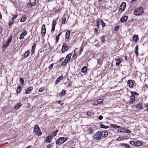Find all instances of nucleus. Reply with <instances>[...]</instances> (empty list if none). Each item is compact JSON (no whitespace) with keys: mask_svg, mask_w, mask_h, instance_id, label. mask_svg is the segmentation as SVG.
I'll use <instances>...</instances> for the list:
<instances>
[{"mask_svg":"<svg viewBox=\"0 0 148 148\" xmlns=\"http://www.w3.org/2000/svg\"><path fill=\"white\" fill-rule=\"evenodd\" d=\"M83 50V48L82 47H81L80 48V49L79 50V51L78 53H79V55H80L81 54V53L82 52V51Z\"/></svg>","mask_w":148,"mask_h":148,"instance_id":"nucleus-44","label":"nucleus"},{"mask_svg":"<svg viewBox=\"0 0 148 148\" xmlns=\"http://www.w3.org/2000/svg\"><path fill=\"white\" fill-rule=\"evenodd\" d=\"M101 25L102 27H104L105 26V23L103 22L102 20L101 21Z\"/></svg>","mask_w":148,"mask_h":148,"instance_id":"nucleus-42","label":"nucleus"},{"mask_svg":"<svg viewBox=\"0 0 148 148\" xmlns=\"http://www.w3.org/2000/svg\"><path fill=\"white\" fill-rule=\"evenodd\" d=\"M47 137L50 140H52L53 138L52 135H49Z\"/></svg>","mask_w":148,"mask_h":148,"instance_id":"nucleus-46","label":"nucleus"},{"mask_svg":"<svg viewBox=\"0 0 148 148\" xmlns=\"http://www.w3.org/2000/svg\"><path fill=\"white\" fill-rule=\"evenodd\" d=\"M21 103H19L16 104L14 107V108L16 110H18L21 107Z\"/></svg>","mask_w":148,"mask_h":148,"instance_id":"nucleus-21","label":"nucleus"},{"mask_svg":"<svg viewBox=\"0 0 148 148\" xmlns=\"http://www.w3.org/2000/svg\"><path fill=\"white\" fill-rule=\"evenodd\" d=\"M45 141L46 142L48 143H50L51 142V140L49 139L47 137H46L45 140Z\"/></svg>","mask_w":148,"mask_h":148,"instance_id":"nucleus-47","label":"nucleus"},{"mask_svg":"<svg viewBox=\"0 0 148 148\" xmlns=\"http://www.w3.org/2000/svg\"><path fill=\"white\" fill-rule=\"evenodd\" d=\"M136 147L141 146L142 145V143L141 141L138 140L136 141Z\"/></svg>","mask_w":148,"mask_h":148,"instance_id":"nucleus-26","label":"nucleus"},{"mask_svg":"<svg viewBox=\"0 0 148 148\" xmlns=\"http://www.w3.org/2000/svg\"><path fill=\"white\" fill-rule=\"evenodd\" d=\"M52 146V145L51 144H49L47 145V147L48 148H50Z\"/></svg>","mask_w":148,"mask_h":148,"instance_id":"nucleus-55","label":"nucleus"},{"mask_svg":"<svg viewBox=\"0 0 148 148\" xmlns=\"http://www.w3.org/2000/svg\"><path fill=\"white\" fill-rule=\"evenodd\" d=\"M94 103L95 105H98V104H99L98 103V102L97 100L95 101L94 102Z\"/></svg>","mask_w":148,"mask_h":148,"instance_id":"nucleus-51","label":"nucleus"},{"mask_svg":"<svg viewBox=\"0 0 148 148\" xmlns=\"http://www.w3.org/2000/svg\"><path fill=\"white\" fill-rule=\"evenodd\" d=\"M26 19V18L25 16H23L21 18L20 21L21 22H23L25 21Z\"/></svg>","mask_w":148,"mask_h":148,"instance_id":"nucleus-33","label":"nucleus"},{"mask_svg":"<svg viewBox=\"0 0 148 148\" xmlns=\"http://www.w3.org/2000/svg\"><path fill=\"white\" fill-rule=\"evenodd\" d=\"M133 40L135 42H136L138 40V35H135L133 36Z\"/></svg>","mask_w":148,"mask_h":148,"instance_id":"nucleus-18","label":"nucleus"},{"mask_svg":"<svg viewBox=\"0 0 148 148\" xmlns=\"http://www.w3.org/2000/svg\"><path fill=\"white\" fill-rule=\"evenodd\" d=\"M17 16H18L17 15H16L14 16H13V17L12 18V19L14 20V19H15L17 17Z\"/></svg>","mask_w":148,"mask_h":148,"instance_id":"nucleus-52","label":"nucleus"},{"mask_svg":"<svg viewBox=\"0 0 148 148\" xmlns=\"http://www.w3.org/2000/svg\"><path fill=\"white\" fill-rule=\"evenodd\" d=\"M130 143L133 145L134 146L136 147V141H131L130 142Z\"/></svg>","mask_w":148,"mask_h":148,"instance_id":"nucleus-29","label":"nucleus"},{"mask_svg":"<svg viewBox=\"0 0 148 148\" xmlns=\"http://www.w3.org/2000/svg\"><path fill=\"white\" fill-rule=\"evenodd\" d=\"M144 12L143 8L142 7L138 8L134 11V14L136 16L141 15Z\"/></svg>","mask_w":148,"mask_h":148,"instance_id":"nucleus-1","label":"nucleus"},{"mask_svg":"<svg viewBox=\"0 0 148 148\" xmlns=\"http://www.w3.org/2000/svg\"><path fill=\"white\" fill-rule=\"evenodd\" d=\"M22 33H23V34H24V36H25V35L27 34V32L26 31H24L23 32H22Z\"/></svg>","mask_w":148,"mask_h":148,"instance_id":"nucleus-56","label":"nucleus"},{"mask_svg":"<svg viewBox=\"0 0 148 148\" xmlns=\"http://www.w3.org/2000/svg\"><path fill=\"white\" fill-rule=\"evenodd\" d=\"M61 102H62V101H61V100H59V101H58V103H59L61 105H62L63 104V103H61Z\"/></svg>","mask_w":148,"mask_h":148,"instance_id":"nucleus-58","label":"nucleus"},{"mask_svg":"<svg viewBox=\"0 0 148 148\" xmlns=\"http://www.w3.org/2000/svg\"><path fill=\"white\" fill-rule=\"evenodd\" d=\"M110 126L113 128L116 127V128H119L120 127L119 126H117L116 125H115V124H111Z\"/></svg>","mask_w":148,"mask_h":148,"instance_id":"nucleus-35","label":"nucleus"},{"mask_svg":"<svg viewBox=\"0 0 148 148\" xmlns=\"http://www.w3.org/2000/svg\"><path fill=\"white\" fill-rule=\"evenodd\" d=\"M131 93L132 95H133L134 96V95H136L137 93L136 92H131Z\"/></svg>","mask_w":148,"mask_h":148,"instance_id":"nucleus-59","label":"nucleus"},{"mask_svg":"<svg viewBox=\"0 0 148 148\" xmlns=\"http://www.w3.org/2000/svg\"><path fill=\"white\" fill-rule=\"evenodd\" d=\"M68 61L66 60V59H65L64 61L62 63L61 65L62 66H64L65 65Z\"/></svg>","mask_w":148,"mask_h":148,"instance_id":"nucleus-31","label":"nucleus"},{"mask_svg":"<svg viewBox=\"0 0 148 148\" xmlns=\"http://www.w3.org/2000/svg\"><path fill=\"white\" fill-rule=\"evenodd\" d=\"M105 40L104 38H102V39L101 40V42H105Z\"/></svg>","mask_w":148,"mask_h":148,"instance_id":"nucleus-60","label":"nucleus"},{"mask_svg":"<svg viewBox=\"0 0 148 148\" xmlns=\"http://www.w3.org/2000/svg\"><path fill=\"white\" fill-rule=\"evenodd\" d=\"M56 22L53 20V21L52 25L51 30V32L53 33L55 29V27L56 26Z\"/></svg>","mask_w":148,"mask_h":148,"instance_id":"nucleus-13","label":"nucleus"},{"mask_svg":"<svg viewBox=\"0 0 148 148\" xmlns=\"http://www.w3.org/2000/svg\"><path fill=\"white\" fill-rule=\"evenodd\" d=\"M101 138V133L98 132L93 136V138L96 140H99Z\"/></svg>","mask_w":148,"mask_h":148,"instance_id":"nucleus-5","label":"nucleus"},{"mask_svg":"<svg viewBox=\"0 0 148 148\" xmlns=\"http://www.w3.org/2000/svg\"><path fill=\"white\" fill-rule=\"evenodd\" d=\"M100 22L99 20H97V26L98 28H99V23Z\"/></svg>","mask_w":148,"mask_h":148,"instance_id":"nucleus-38","label":"nucleus"},{"mask_svg":"<svg viewBox=\"0 0 148 148\" xmlns=\"http://www.w3.org/2000/svg\"><path fill=\"white\" fill-rule=\"evenodd\" d=\"M94 31H95V33H96V34H97V32H98V30L96 28H95L94 29Z\"/></svg>","mask_w":148,"mask_h":148,"instance_id":"nucleus-57","label":"nucleus"},{"mask_svg":"<svg viewBox=\"0 0 148 148\" xmlns=\"http://www.w3.org/2000/svg\"><path fill=\"white\" fill-rule=\"evenodd\" d=\"M20 80L21 82H22V83H21V84H23L24 80V79L23 78H20Z\"/></svg>","mask_w":148,"mask_h":148,"instance_id":"nucleus-45","label":"nucleus"},{"mask_svg":"<svg viewBox=\"0 0 148 148\" xmlns=\"http://www.w3.org/2000/svg\"><path fill=\"white\" fill-rule=\"evenodd\" d=\"M98 60V63L99 64H101V60L99 59H98L97 60Z\"/></svg>","mask_w":148,"mask_h":148,"instance_id":"nucleus-62","label":"nucleus"},{"mask_svg":"<svg viewBox=\"0 0 148 148\" xmlns=\"http://www.w3.org/2000/svg\"><path fill=\"white\" fill-rule=\"evenodd\" d=\"M46 33V29L45 25H43L42 27V34L43 36H44Z\"/></svg>","mask_w":148,"mask_h":148,"instance_id":"nucleus-10","label":"nucleus"},{"mask_svg":"<svg viewBox=\"0 0 148 148\" xmlns=\"http://www.w3.org/2000/svg\"><path fill=\"white\" fill-rule=\"evenodd\" d=\"M44 90V88L43 87L40 88L38 90L39 92H42Z\"/></svg>","mask_w":148,"mask_h":148,"instance_id":"nucleus-48","label":"nucleus"},{"mask_svg":"<svg viewBox=\"0 0 148 148\" xmlns=\"http://www.w3.org/2000/svg\"><path fill=\"white\" fill-rule=\"evenodd\" d=\"M121 146L122 147H125V148H130V146L128 144H127L123 143L121 144Z\"/></svg>","mask_w":148,"mask_h":148,"instance_id":"nucleus-28","label":"nucleus"},{"mask_svg":"<svg viewBox=\"0 0 148 148\" xmlns=\"http://www.w3.org/2000/svg\"><path fill=\"white\" fill-rule=\"evenodd\" d=\"M94 113L92 111H87L86 112V114L87 116H91L92 115H94Z\"/></svg>","mask_w":148,"mask_h":148,"instance_id":"nucleus-15","label":"nucleus"},{"mask_svg":"<svg viewBox=\"0 0 148 148\" xmlns=\"http://www.w3.org/2000/svg\"><path fill=\"white\" fill-rule=\"evenodd\" d=\"M145 87L146 88H148V85H147L146 84H145Z\"/></svg>","mask_w":148,"mask_h":148,"instance_id":"nucleus-64","label":"nucleus"},{"mask_svg":"<svg viewBox=\"0 0 148 148\" xmlns=\"http://www.w3.org/2000/svg\"><path fill=\"white\" fill-rule=\"evenodd\" d=\"M21 88V87L20 86H18L16 90V92L17 93H19L20 92Z\"/></svg>","mask_w":148,"mask_h":148,"instance_id":"nucleus-32","label":"nucleus"},{"mask_svg":"<svg viewBox=\"0 0 148 148\" xmlns=\"http://www.w3.org/2000/svg\"><path fill=\"white\" fill-rule=\"evenodd\" d=\"M103 117L101 115H100L99 116L98 119L99 120H101L103 119Z\"/></svg>","mask_w":148,"mask_h":148,"instance_id":"nucleus-54","label":"nucleus"},{"mask_svg":"<svg viewBox=\"0 0 148 148\" xmlns=\"http://www.w3.org/2000/svg\"><path fill=\"white\" fill-rule=\"evenodd\" d=\"M108 135V132L106 131H104L101 133V136L103 137H106Z\"/></svg>","mask_w":148,"mask_h":148,"instance_id":"nucleus-9","label":"nucleus"},{"mask_svg":"<svg viewBox=\"0 0 148 148\" xmlns=\"http://www.w3.org/2000/svg\"><path fill=\"white\" fill-rule=\"evenodd\" d=\"M63 59H64V58H60L59 60L60 62H62L63 60Z\"/></svg>","mask_w":148,"mask_h":148,"instance_id":"nucleus-61","label":"nucleus"},{"mask_svg":"<svg viewBox=\"0 0 148 148\" xmlns=\"http://www.w3.org/2000/svg\"><path fill=\"white\" fill-rule=\"evenodd\" d=\"M30 53V51L28 50L26 51L24 54V57L26 58L28 57Z\"/></svg>","mask_w":148,"mask_h":148,"instance_id":"nucleus-17","label":"nucleus"},{"mask_svg":"<svg viewBox=\"0 0 148 148\" xmlns=\"http://www.w3.org/2000/svg\"><path fill=\"white\" fill-rule=\"evenodd\" d=\"M65 90L64 89H63L62 90V92L61 93V95H62V96L64 95L65 94Z\"/></svg>","mask_w":148,"mask_h":148,"instance_id":"nucleus-41","label":"nucleus"},{"mask_svg":"<svg viewBox=\"0 0 148 148\" xmlns=\"http://www.w3.org/2000/svg\"><path fill=\"white\" fill-rule=\"evenodd\" d=\"M66 18L65 17H63L62 18V22L63 24H64L65 23Z\"/></svg>","mask_w":148,"mask_h":148,"instance_id":"nucleus-39","label":"nucleus"},{"mask_svg":"<svg viewBox=\"0 0 148 148\" xmlns=\"http://www.w3.org/2000/svg\"><path fill=\"white\" fill-rule=\"evenodd\" d=\"M63 78V76L62 75L60 76L59 77H58L57 79L56 82V84H57L60 82V80Z\"/></svg>","mask_w":148,"mask_h":148,"instance_id":"nucleus-22","label":"nucleus"},{"mask_svg":"<svg viewBox=\"0 0 148 148\" xmlns=\"http://www.w3.org/2000/svg\"><path fill=\"white\" fill-rule=\"evenodd\" d=\"M128 19V17L127 16H125L122 17L120 19V21L121 23L126 21Z\"/></svg>","mask_w":148,"mask_h":148,"instance_id":"nucleus-11","label":"nucleus"},{"mask_svg":"<svg viewBox=\"0 0 148 148\" xmlns=\"http://www.w3.org/2000/svg\"><path fill=\"white\" fill-rule=\"evenodd\" d=\"M127 83L129 85V86L130 88H133L134 86V84L132 80H129L127 81Z\"/></svg>","mask_w":148,"mask_h":148,"instance_id":"nucleus-14","label":"nucleus"},{"mask_svg":"<svg viewBox=\"0 0 148 148\" xmlns=\"http://www.w3.org/2000/svg\"><path fill=\"white\" fill-rule=\"evenodd\" d=\"M136 107L138 109H141L142 107V105L141 103H140L136 105Z\"/></svg>","mask_w":148,"mask_h":148,"instance_id":"nucleus-20","label":"nucleus"},{"mask_svg":"<svg viewBox=\"0 0 148 148\" xmlns=\"http://www.w3.org/2000/svg\"><path fill=\"white\" fill-rule=\"evenodd\" d=\"M126 7V3L125 2H123L121 3V5L120 6V9L121 10V12L123 11Z\"/></svg>","mask_w":148,"mask_h":148,"instance_id":"nucleus-6","label":"nucleus"},{"mask_svg":"<svg viewBox=\"0 0 148 148\" xmlns=\"http://www.w3.org/2000/svg\"><path fill=\"white\" fill-rule=\"evenodd\" d=\"M34 133L36 135L38 136H40L42 134L41 131L38 126L37 125H36L34 126Z\"/></svg>","mask_w":148,"mask_h":148,"instance_id":"nucleus-2","label":"nucleus"},{"mask_svg":"<svg viewBox=\"0 0 148 148\" xmlns=\"http://www.w3.org/2000/svg\"><path fill=\"white\" fill-rule=\"evenodd\" d=\"M135 97L133 95L131 96V99L130 100V103H132L134 101H135Z\"/></svg>","mask_w":148,"mask_h":148,"instance_id":"nucleus-19","label":"nucleus"},{"mask_svg":"<svg viewBox=\"0 0 148 148\" xmlns=\"http://www.w3.org/2000/svg\"><path fill=\"white\" fill-rule=\"evenodd\" d=\"M67 140V138H66L60 137L56 141V144H62L64 142L66 141Z\"/></svg>","mask_w":148,"mask_h":148,"instance_id":"nucleus-3","label":"nucleus"},{"mask_svg":"<svg viewBox=\"0 0 148 148\" xmlns=\"http://www.w3.org/2000/svg\"><path fill=\"white\" fill-rule=\"evenodd\" d=\"M14 22V20L13 19H12L11 21L10 22L9 25V26H11Z\"/></svg>","mask_w":148,"mask_h":148,"instance_id":"nucleus-34","label":"nucleus"},{"mask_svg":"<svg viewBox=\"0 0 148 148\" xmlns=\"http://www.w3.org/2000/svg\"><path fill=\"white\" fill-rule=\"evenodd\" d=\"M138 45H137L135 47V51H138Z\"/></svg>","mask_w":148,"mask_h":148,"instance_id":"nucleus-53","label":"nucleus"},{"mask_svg":"<svg viewBox=\"0 0 148 148\" xmlns=\"http://www.w3.org/2000/svg\"><path fill=\"white\" fill-rule=\"evenodd\" d=\"M145 107H147V108L146 109V110L148 111V104H147V105L145 106Z\"/></svg>","mask_w":148,"mask_h":148,"instance_id":"nucleus-63","label":"nucleus"},{"mask_svg":"<svg viewBox=\"0 0 148 148\" xmlns=\"http://www.w3.org/2000/svg\"><path fill=\"white\" fill-rule=\"evenodd\" d=\"M53 64H52L49 66V69H51L53 67Z\"/></svg>","mask_w":148,"mask_h":148,"instance_id":"nucleus-50","label":"nucleus"},{"mask_svg":"<svg viewBox=\"0 0 148 148\" xmlns=\"http://www.w3.org/2000/svg\"><path fill=\"white\" fill-rule=\"evenodd\" d=\"M59 37H58V36H56V42H58V40L59 39Z\"/></svg>","mask_w":148,"mask_h":148,"instance_id":"nucleus-49","label":"nucleus"},{"mask_svg":"<svg viewBox=\"0 0 148 148\" xmlns=\"http://www.w3.org/2000/svg\"><path fill=\"white\" fill-rule=\"evenodd\" d=\"M120 132H124L127 133H131V131L126 128H123L120 130Z\"/></svg>","mask_w":148,"mask_h":148,"instance_id":"nucleus-8","label":"nucleus"},{"mask_svg":"<svg viewBox=\"0 0 148 148\" xmlns=\"http://www.w3.org/2000/svg\"><path fill=\"white\" fill-rule=\"evenodd\" d=\"M70 34V31L69 30H68L66 33V38H69Z\"/></svg>","mask_w":148,"mask_h":148,"instance_id":"nucleus-27","label":"nucleus"},{"mask_svg":"<svg viewBox=\"0 0 148 148\" xmlns=\"http://www.w3.org/2000/svg\"><path fill=\"white\" fill-rule=\"evenodd\" d=\"M101 128H104L105 129L109 127L108 126H106L104 125L101 124Z\"/></svg>","mask_w":148,"mask_h":148,"instance_id":"nucleus-36","label":"nucleus"},{"mask_svg":"<svg viewBox=\"0 0 148 148\" xmlns=\"http://www.w3.org/2000/svg\"><path fill=\"white\" fill-rule=\"evenodd\" d=\"M36 0H29L30 3L27 4V6L28 8H31L33 6L36 5Z\"/></svg>","mask_w":148,"mask_h":148,"instance_id":"nucleus-4","label":"nucleus"},{"mask_svg":"<svg viewBox=\"0 0 148 148\" xmlns=\"http://www.w3.org/2000/svg\"><path fill=\"white\" fill-rule=\"evenodd\" d=\"M58 131V130H57L56 131L53 132L52 134L51 135H52V137L53 136L54 137L56 136L57 133Z\"/></svg>","mask_w":148,"mask_h":148,"instance_id":"nucleus-30","label":"nucleus"},{"mask_svg":"<svg viewBox=\"0 0 148 148\" xmlns=\"http://www.w3.org/2000/svg\"><path fill=\"white\" fill-rule=\"evenodd\" d=\"M69 48L66 44L65 43L63 44L62 47V52H64L67 51L68 49Z\"/></svg>","mask_w":148,"mask_h":148,"instance_id":"nucleus-7","label":"nucleus"},{"mask_svg":"<svg viewBox=\"0 0 148 148\" xmlns=\"http://www.w3.org/2000/svg\"><path fill=\"white\" fill-rule=\"evenodd\" d=\"M97 101L99 104H101L103 102V100L102 99H99L97 100Z\"/></svg>","mask_w":148,"mask_h":148,"instance_id":"nucleus-40","label":"nucleus"},{"mask_svg":"<svg viewBox=\"0 0 148 148\" xmlns=\"http://www.w3.org/2000/svg\"><path fill=\"white\" fill-rule=\"evenodd\" d=\"M71 56V53H69L66 56L65 59H66L68 61L70 60Z\"/></svg>","mask_w":148,"mask_h":148,"instance_id":"nucleus-24","label":"nucleus"},{"mask_svg":"<svg viewBox=\"0 0 148 148\" xmlns=\"http://www.w3.org/2000/svg\"><path fill=\"white\" fill-rule=\"evenodd\" d=\"M36 45L35 44H34L32 47V49L31 51L32 54L34 53L35 50L36 48Z\"/></svg>","mask_w":148,"mask_h":148,"instance_id":"nucleus-25","label":"nucleus"},{"mask_svg":"<svg viewBox=\"0 0 148 148\" xmlns=\"http://www.w3.org/2000/svg\"><path fill=\"white\" fill-rule=\"evenodd\" d=\"M33 89V87L32 86H30L28 88L25 90V93L26 94H29L31 92L32 90Z\"/></svg>","mask_w":148,"mask_h":148,"instance_id":"nucleus-12","label":"nucleus"},{"mask_svg":"<svg viewBox=\"0 0 148 148\" xmlns=\"http://www.w3.org/2000/svg\"><path fill=\"white\" fill-rule=\"evenodd\" d=\"M12 39V36H10L8 40V42L9 43H10L11 42Z\"/></svg>","mask_w":148,"mask_h":148,"instance_id":"nucleus-37","label":"nucleus"},{"mask_svg":"<svg viewBox=\"0 0 148 148\" xmlns=\"http://www.w3.org/2000/svg\"><path fill=\"white\" fill-rule=\"evenodd\" d=\"M122 59L121 58H119L118 59H117L116 60L117 61L116 62V65L117 66H119L121 62L122 61Z\"/></svg>","mask_w":148,"mask_h":148,"instance_id":"nucleus-23","label":"nucleus"},{"mask_svg":"<svg viewBox=\"0 0 148 148\" xmlns=\"http://www.w3.org/2000/svg\"><path fill=\"white\" fill-rule=\"evenodd\" d=\"M87 71V68L86 66H84L81 69V71L83 73H86Z\"/></svg>","mask_w":148,"mask_h":148,"instance_id":"nucleus-16","label":"nucleus"},{"mask_svg":"<svg viewBox=\"0 0 148 148\" xmlns=\"http://www.w3.org/2000/svg\"><path fill=\"white\" fill-rule=\"evenodd\" d=\"M24 36H25L24 35V34H23V33L21 34L20 36V38H19L21 40V39H22L24 37Z\"/></svg>","mask_w":148,"mask_h":148,"instance_id":"nucleus-43","label":"nucleus"}]
</instances>
